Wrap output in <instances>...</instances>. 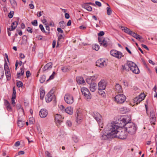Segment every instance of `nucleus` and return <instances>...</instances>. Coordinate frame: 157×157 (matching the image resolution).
Listing matches in <instances>:
<instances>
[{
    "label": "nucleus",
    "instance_id": "nucleus-1",
    "mask_svg": "<svg viewBox=\"0 0 157 157\" xmlns=\"http://www.w3.org/2000/svg\"><path fill=\"white\" fill-rule=\"evenodd\" d=\"M118 122L112 121L108 124L100 134L101 139L110 140L117 137Z\"/></svg>",
    "mask_w": 157,
    "mask_h": 157
},
{
    "label": "nucleus",
    "instance_id": "nucleus-2",
    "mask_svg": "<svg viewBox=\"0 0 157 157\" xmlns=\"http://www.w3.org/2000/svg\"><path fill=\"white\" fill-rule=\"evenodd\" d=\"M129 116H125L118 119V129L124 128V126L126 127V125L131 121Z\"/></svg>",
    "mask_w": 157,
    "mask_h": 157
},
{
    "label": "nucleus",
    "instance_id": "nucleus-3",
    "mask_svg": "<svg viewBox=\"0 0 157 157\" xmlns=\"http://www.w3.org/2000/svg\"><path fill=\"white\" fill-rule=\"evenodd\" d=\"M125 128L127 132L131 135L134 134L137 129L136 125L130 121L126 124Z\"/></svg>",
    "mask_w": 157,
    "mask_h": 157
},
{
    "label": "nucleus",
    "instance_id": "nucleus-4",
    "mask_svg": "<svg viewBox=\"0 0 157 157\" xmlns=\"http://www.w3.org/2000/svg\"><path fill=\"white\" fill-rule=\"evenodd\" d=\"M126 65L133 73L138 74L140 72L139 69L136 65L133 62L128 61Z\"/></svg>",
    "mask_w": 157,
    "mask_h": 157
},
{
    "label": "nucleus",
    "instance_id": "nucleus-5",
    "mask_svg": "<svg viewBox=\"0 0 157 157\" xmlns=\"http://www.w3.org/2000/svg\"><path fill=\"white\" fill-rule=\"evenodd\" d=\"M118 138L121 139H124L127 137L128 133L125 128H119Z\"/></svg>",
    "mask_w": 157,
    "mask_h": 157
},
{
    "label": "nucleus",
    "instance_id": "nucleus-6",
    "mask_svg": "<svg viewBox=\"0 0 157 157\" xmlns=\"http://www.w3.org/2000/svg\"><path fill=\"white\" fill-rule=\"evenodd\" d=\"M82 94L85 98L90 99L91 98V95L89 90L85 87H83L81 88Z\"/></svg>",
    "mask_w": 157,
    "mask_h": 157
},
{
    "label": "nucleus",
    "instance_id": "nucleus-7",
    "mask_svg": "<svg viewBox=\"0 0 157 157\" xmlns=\"http://www.w3.org/2000/svg\"><path fill=\"white\" fill-rule=\"evenodd\" d=\"M53 90H51L48 93L45 98L46 102H50L52 101V99L55 97V95L53 94Z\"/></svg>",
    "mask_w": 157,
    "mask_h": 157
},
{
    "label": "nucleus",
    "instance_id": "nucleus-8",
    "mask_svg": "<svg viewBox=\"0 0 157 157\" xmlns=\"http://www.w3.org/2000/svg\"><path fill=\"white\" fill-rule=\"evenodd\" d=\"M64 100L66 103L69 104H72L74 101L73 96L69 94H67L65 95Z\"/></svg>",
    "mask_w": 157,
    "mask_h": 157
},
{
    "label": "nucleus",
    "instance_id": "nucleus-9",
    "mask_svg": "<svg viewBox=\"0 0 157 157\" xmlns=\"http://www.w3.org/2000/svg\"><path fill=\"white\" fill-rule=\"evenodd\" d=\"M106 65V63L104 59H99L96 62V66L99 67H102Z\"/></svg>",
    "mask_w": 157,
    "mask_h": 157
},
{
    "label": "nucleus",
    "instance_id": "nucleus-10",
    "mask_svg": "<svg viewBox=\"0 0 157 157\" xmlns=\"http://www.w3.org/2000/svg\"><path fill=\"white\" fill-rule=\"evenodd\" d=\"M55 119L57 125L59 127L63 121L61 116L59 114H56L55 116Z\"/></svg>",
    "mask_w": 157,
    "mask_h": 157
},
{
    "label": "nucleus",
    "instance_id": "nucleus-11",
    "mask_svg": "<svg viewBox=\"0 0 157 157\" xmlns=\"http://www.w3.org/2000/svg\"><path fill=\"white\" fill-rule=\"evenodd\" d=\"M106 82L104 80H101L98 83V90H105L106 86Z\"/></svg>",
    "mask_w": 157,
    "mask_h": 157
},
{
    "label": "nucleus",
    "instance_id": "nucleus-12",
    "mask_svg": "<svg viewBox=\"0 0 157 157\" xmlns=\"http://www.w3.org/2000/svg\"><path fill=\"white\" fill-rule=\"evenodd\" d=\"M150 119L151 123L154 125L155 124L156 121V117L155 116V113L153 110L151 111L150 112Z\"/></svg>",
    "mask_w": 157,
    "mask_h": 157
},
{
    "label": "nucleus",
    "instance_id": "nucleus-13",
    "mask_svg": "<svg viewBox=\"0 0 157 157\" xmlns=\"http://www.w3.org/2000/svg\"><path fill=\"white\" fill-rule=\"evenodd\" d=\"M92 116L96 120L97 122L100 121L102 120V116L98 112H94L92 114Z\"/></svg>",
    "mask_w": 157,
    "mask_h": 157
},
{
    "label": "nucleus",
    "instance_id": "nucleus-14",
    "mask_svg": "<svg viewBox=\"0 0 157 157\" xmlns=\"http://www.w3.org/2000/svg\"><path fill=\"white\" fill-rule=\"evenodd\" d=\"M98 40L101 46H102L105 47H106L107 46V41L105 38L103 37H98Z\"/></svg>",
    "mask_w": 157,
    "mask_h": 157
},
{
    "label": "nucleus",
    "instance_id": "nucleus-15",
    "mask_svg": "<svg viewBox=\"0 0 157 157\" xmlns=\"http://www.w3.org/2000/svg\"><path fill=\"white\" fill-rule=\"evenodd\" d=\"M126 99V97L122 94H118V103L122 104Z\"/></svg>",
    "mask_w": 157,
    "mask_h": 157
},
{
    "label": "nucleus",
    "instance_id": "nucleus-16",
    "mask_svg": "<svg viewBox=\"0 0 157 157\" xmlns=\"http://www.w3.org/2000/svg\"><path fill=\"white\" fill-rule=\"evenodd\" d=\"M48 114V112L45 109H41L39 112L40 116L42 118L46 117Z\"/></svg>",
    "mask_w": 157,
    "mask_h": 157
},
{
    "label": "nucleus",
    "instance_id": "nucleus-17",
    "mask_svg": "<svg viewBox=\"0 0 157 157\" xmlns=\"http://www.w3.org/2000/svg\"><path fill=\"white\" fill-rule=\"evenodd\" d=\"M119 28L121 29L122 31H124L125 33H128L130 35L131 34V32H132V31H131L127 27L124 26H120Z\"/></svg>",
    "mask_w": 157,
    "mask_h": 157
},
{
    "label": "nucleus",
    "instance_id": "nucleus-18",
    "mask_svg": "<svg viewBox=\"0 0 157 157\" xmlns=\"http://www.w3.org/2000/svg\"><path fill=\"white\" fill-rule=\"evenodd\" d=\"M130 35L136 38V39L138 40H139L141 41L142 39V37L140 36L139 35L136 34L135 33L133 32L132 31L131 32Z\"/></svg>",
    "mask_w": 157,
    "mask_h": 157
},
{
    "label": "nucleus",
    "instance_id": "nucleus-19",
    "mask_svg": "<svg viewBox=\"0 0 157 157\" xmlns=\"http://www.w3.org/2000/svg\"><path fill=\"white\" fill-rule=\"evenodd\" d=\"M18 23V21H15L13 22L11 25V28H9L10 31H13L17 27Z\"/></svg>",
    "mask_w": 157,
    "mask_h": 157
},
{
    "label": "nucleus",
    "instance_id": "nucleus-20",
    "mask_svg": "<svg viewBox=\"0 0 157 157\" xmlns=\"http://www.w3.org/2000/svg\"><path fill=\"white\" fill-rule=\"evenodd\" d=\"M110 54L113 57L118 58V51L114 49L111 50L110 52Z\"/></svg>",
    "mask_w": 157,
    "mask_h": 157
},
{
    "label": "nucleus",
    "instance_id": "nucleus-21",
    "mask_svg": "<svg viewBox=\"0 0 157 157\" xmlns=\"http://www.w3.org/2000/svg\"><path fill=\"white\" fill-rule=\"evenodd\" d=\"M52 67V63H48L44 66L43 68V71H45L48 70L49 68H51Z\"/></svg>",
    "mask_w": 157,
    "mask_h": 157
},
{
    "label": "nucleus",
    "instance_id": "nucleus-22",
    "mask_svg": "<svg viewBox=\"0 0 157 157\" xmlns=\"http://www.w3.org/2000/svg\"><path fill=\"white\" fill-rule=\"evenodd\" d=\"M129 111V109L126 107L121 108L120 109V112L122 114L127 113Z\"/></svg>",
    "mask_w": 157,
    "mask_h": 157
},
{
    "label": "nucleus",
    "instance_id": "nucleus-23",
    "mask_svg": "<svg viewBox=\"0 0 157 157\" xmlns=\"http://www.w3.org/2000/svg\"><path fill=\"white\" fill-rule=\"evenodd\" d=\"M73 109L71 107H67L65 109V112L70 115H71L73 113Z\"/></svg>",
    "mask_w": 157,
    "mask_h": 157
},
{
    "label": "nucleus",
    "instance_id": "nucleus-24",
    "mask_svg": "<svg viewBox=\"0 0 157 157\" xmlns=\"http://www.w3.org/2000/svg\"><path fill=\"white\" fill-rule=\"evenodd\" d=\"M96 84L94 82L91 83L90 84V90L93 92H94L96 90Z\"/></svg>",
    "mask_w": 157,
    "mask_h": 157
},
{
    "label": "nucleus",
    "instance_id": "nucleus-25",
    "mask_svg": "<svg viewBox=\"0 0 157 157\" xmlns=\"http://www.w3.org/2000/svg\"><path fill=\"white\" fill-rule=\"evenodd\" d=\"M77 82V83L79 84H82L85 83V81L82 77H78L76 78Z\"/></svg>",
    "mask_w": 157,
    "mask_h": 157
},
{
    "label": "nucleus",
    "instance_id": "nucleus-26",
    "mask_svg": "<svg viewBox=\"0 0 157 157\" xmlns=\"http://www.w3.org/2000/svg\"><path fill=\"white\" fill-rule=\"evenodd\" d=\"M17 124L19 127H22L25 124V122L23 121L22 120L20 119L19 118H18Z\"/></svg>",
    "mask_w": 157,
    "mask_h": 157
},
{
    "label": "nucleus",
    "instance_id": "nucleus-27",
    "mask_svg": "<svg viewBox=\"0 0 157 157\" xmlns=\"http://www.w3.org/2000/svg\"><path fill=\"white\" fill-rule=\"evenodd\" d=\"M82 7L89 11H91L92 10L91 7L87 4H83L82 5Z\"/></svg>",
    "mask_w": 157,
    "mask_h": 157
},
{
    "label": "nucleus",
    "instance_id": "nucleus-28",
    "mask_svg": "<svg viewBox=\"0 0 157 157\" xmlns=\"http://www.w3.org/2000/svg\"><path fill=\"white\" fill-rule=\"evenodd\" d=\"M71 69L70 66H65L61 67V70L63 72H66L69 71Z\"/></svg>",
    "mask_w": 157,
    "mask_h": 157
},
{
    "label": "nucleus",
    "instance_id": "nucleus-29",
    "mask_svg": "<svg viewBox=\"0 0 157 157\" xmlns=\"http://www.w3.org/2000/svg\"><path fill=\"white\" fill-rule=\"evenodd\" d=\"M5 74L6 76L7 77V80H9L10 78V70H7L5 71Z\"/></svg>",
    "mask_w": 157,
    "mask_h": 157
},
{
    "label": "nucleus",
    "instance_id": "nucleus-30",
    "mask_svg": "<svg viewBox=\"0 0 157 157\" xmlns=\"http://www.w3.org/2000/svg\"><path fill=\"white\" fill-rule=\"evenodd\" d=\"M4 75V71L3 67H0V79H2Z\"/></svg>",
    "mask_w": 157,
    "mask_h": 157
},
{
    "label": "nucleus",
    "instance_id": "nucleus-31",
    "mask_svg": "<svg viewBox=\"0 0 157 157\" xmlns=\"http://www.w3.org/2000/svg\"><path fill=\"white\" fill-rule=\"evenodd\" d=\"M45 95V91L43 90H40V98L42 100L44 98V95Z\"/></svg>",
    "mask_w": 157,
    "mask_h": 157
},
{
    "label": "nucleus",
    "instance_id": "nucleus-32",
    "mask_svg": "<svg viewBox=\"0 0 157 157\" xmlns=\"http://www.w3.org/2000/svg\"><path fill=\"white\" fill-rule=\"evenodd\" d=\"M145 97V94H141L139 95V97L138 98V99L139 100L138 101L140 102L143 100Z\"/></svg>",
    "mask_w": 157,
    "mask_h": 157
},
{
    "label": "nucleus",
    "instance_id": "nucleus-33",
    "mask_svg": "<svg viewBox=\"0 0 157 157\" xmlns=\"http://www.w3.org/2000/svg\"><path fill=\"white\" fill-rule=\"evenodd\" d=\"M59 26L62 29H64L66 26V24L63 21L59 22Z\"/></svg>",
    "mask_w": 157,
    "mask_h": 157
},
{
    "label": "nucleus",
    "instance_id": "nucleus-34",
    "mask_svg": "<svg viewBox=\"0 0 157 157\" xmlns=\"http://www.w3.org/2000/svg\"><path fill=\"white\" fill-rule=\"evenodd\" d=\"M46 76L45 75H43L41 76L40 79V83H43L45 80Z\"/></svg>",
    "mask_w": 157,
    "mask_h": 157
},
{
    "label": "nucleus",
    "instance_id": "nucleus-35",
    "mask_svg": "<svg viewBox=\"0 0 157 157\" xmlns=\"http://www.w3.org/2000/svg\"><path fill=\"white\" fill-rule=\"evenodd\" d=\"M107 5L109 6V5L107 3ZM107 14L108 15H110L112 13V11L109 6L107 7L106 8Z\"/></svg>",
    "mask_w": 157,
    "mask_h": 157
},
{
    "label": "nucleus",
    "instance_id": "nucleus-36",
    "mask_svg": "<svg viewBox=\"0 0 157 157\" xmlns=\"http://www.w3.org/2000/svg\"><path fill=\"white\" fill-rule=\"evenodd\" d=\"M16 107L18 110H20L21 112H23V109L20 104H17L16 105Z\"/></svg>",
    "mask_w": 157,
    "mask_h": 157
},
{
    "label": "nucleus",
    "instance_id": "nucleus-37",
    "mask_svg": "<svg viewBox=\"0 0 157 157\" xmlns=\"http://www.w3.org/2000/svg\"><path fill=\"white\" fill-rule=\"evenodd\" d=\"M72 138L73 140L75 143H77L78 142L79 139L77 136H73Z\"/></svg>",
    "mask_w": 157,
    "mask_h": 157
},
{
    "label": "nucleus",
    "instance_id": "nucleus-38",
    "mask_svg": "<svg viewBox=\"0 0 157 157\" xmlns=\"http://www.w3.org/2000/svg\"><path fill=\"white\" fill-rule=\"evenodd\" d=\"M92 49L93 50L98 51L99 49V46L98 45L95 44L92 46Z\"/></svg>",
    "mask_w": 157,
    "mask_h": 157
},
{
    "label": "nucleus",
    "instance_id": "nucleus-39",
    "mask_svg": "<svg viewBox=\"0 0 157 157\" xmlns=\"http://www.w3.org/2000/svg\"><path fill=\"white\" fill-rule=\"evenodd\" d=\"M90 79V80L91 81L94 82L95 81L97 78V76H93L89 77Z\"/></svg>",
    "mask_w": 157,
    "mask_h": 157
},
{
    "label": "nucleus",
    "instance_id": "nucleus-40",
    "mask_svg": "<svg viewBox=\"0 0 157 157\" xmlns=\"http://www.w3.org/2000/svg\"><path fill=\"white\" fill-rule=\"evenodd\" d=\"M55 74V72L53 71L52 73V74L50 76L49 78L47 80V82L49 81L50 80L54 78V76Z\"/></svg>",
    "mask_w": 157,
    "mask_h": 157
},
{
    "label": "nucleus",
    "instance_id": "nucleus-41",
    "mask_svg": "<svg viewBox=\"0 0 157 157\" xmlns=\"http://www.w3.org/2000/svg\"><path fill=\"white\" fill-rule=\"evenodd\" d=\"M97 122L100 128H103L104 124L103 123L102 120L98 121Z\"/></svg>",
    "mask_w": 157,
    "mask_h": 157
},
{
    "label": "nucleus",
    "instance_id": "nucleus-42",
    "mask_svg": "<svg viewBox=\"0 0 157 157\" xmlns=\"http://www.w3.org/2000/svg\"><path fill=\"white\" fill-rule=\"evenodd\" d=\"M22 39L24 42L26 43L27 42V36L24 35L23 36Z\"/></svg>",
    "mask_w": 157,
    "mask_h": 157
},
{
    "label": "nucleus",
    "instance_id": "nucleus-43",
    "mask_svg": "<svg viewBox=\"0 0 157 157\" xmlns=\"http://www.w3.org/2000/svg\"><path fill=\"white\" fill-rule=\"evenodd\" d=\"M139 99H138V98L136 97L133 100V102L134 103H136V104H138V103H140V102L138 101H139Z\"/></svg>",
    "mask_w": 157,
    "mask_h": 157
},
{
    "label": "nucleus",
    "instance_id": "nucleus-44",
    "mask_svg": "<svg viewBox=\"0 0 157 157\" xmlns=\"http://www.w3.org/2000/svg\"><path fill=\"white\" fill-rule=\"evenodd\" d=\"M10 2L13 6H15L16 5V2L15 0H10Z\"/></svg>",
    "mask_w": 157,
    "mask_h": 157
},
{
    "label": "nucleus",
    "instance_id": "nucleus-45",
    "mask_svg": "<svg viewBox=\"0 0 157 157\" xmlns=\"http://www.w3.org/2000/svg\"><path fill=\"white\" fill-rule=\"evenodd\" d=\"M39 28L40 29L42 32L43 33H46V32L45 31L43 25L42 24H40L39 25Z\"/></svg>",
    "mask_w": 157,
    "mask_h": 157
},
{
    "label": "nucleus",
    "instance_id": "nucleus-46",
    "mask_svg": "<svg viewBox=\"0 0 157 157\" xmlns=\"http://www.w3.org/2000/svg\"><path fill=\"white\" fill-rule=\"evenodd\" d=\"M17 85L18 87H22L23 86V83L21 81H18L17 83Z\"/></svg>",
    "mask_w": 157,
    "mask_h": 157
},
{
    "label": "nucleus",
    "instance_id": "nucleus-47",
    "mask_svg": "<svg viewBox=\"0 0 157 157\" xmlns=\"http://www.w3.org/2000/svg\"><path fill=\"white\" fill-rule=\"evenodd\" d=\"M31 23L33 26H36L37 25V21L36 20H35L32 21Z\"/></svg>",
    "mask_w": 157,
    "mask_h": 157
},
{
    "label": "nucleus",
    "instance_id": "nucleus-48",
    "mask_svg": "<svg viewBox=\"0 0 157 157\" xmlns=\"http://www.w3.org/2000/svg\"><path fill=\"white\" fill-rule=\"evenodd\" d=\"M103 90H99V91L98 92L100 95L104 96L105 95V93L104 91Z\"/></svg>",
    "mask_w": 157,
    "mask_h": 157
},
{
    "label": "nucleus",
    "instance_id": "nucleus-49",
    "mask_svg": "<svg viewBox=\"0 0 157 157\" xmlns=\"http://www.w3.org/2000/svg\"><path fill=\"white\" fill-rule=\"evenodd\" d=\"M4 68L5 71L10 70L8 65L7 63H5Z\"/></svg>",
    "mask_w": 157,
    "mask_h": 157
},
{
    "label": "nucleus",
    "instance_id": "nucleus-50",
    "mask_svg": "<svg viewBox=\"0 0 157 157\" xmlns=\"http://www.w3.org/2000/svg\"><path fill=\"white\" fill-rule=\"evenodd\" d=\"M66 124L67 126L71 127L72 125V123L70 121L67 120L66 122Z\"/></svg>",
    "mask_w": 157,
    "mask_h": 157
},
{
    "label": "nucleus",
    "instance_id": "nucleus-51",
    "mask_svg": "<svg viewBox=\"0 0 157 157\" xmlns=\"http://www.w3.org/2000/svg\"><path fill=\"white\" fill-rule=\"evenodd\" d=\"M14 14V12L13 11H10V12L9 13L8 16L10 18H12L13 15Z\"/></svg>",
    "mask_w": 157,
    "mask_h": 157
},
{
    "label": "nucleus",
    "instance_id": "nucleus-52",
    "mask_svg": "<svg viewBox=\"0 0 157 157\" xmlns=\"http://www.w3.org/2000/svg\"><path fill=\"white\" fill-rule=\"evenodd\" d=\"M104 32L103 31H101L98 34V35L99 36H101L104 35Z\"/></svg>",
    "mask_w": 157,
    "mask_h": 157
},
{
    "label": "nucleus",
    "instance_id": "nucleus-53",
    "mask_svg": "<svg viewBox=\"0 0 157 157\" xmlns=\"http://www.w3.org/2000/svg\"><path fill=\"white\" fill-rule=\"evenodd\" d=\"M45 28H46V29L47 30H48V33H46V34L47 35H48V34H49V33H50V32H49V31H50V28H49V27L48 25H46V26H45Z\"/></svg>",
    "mask_w": 157,
    "mask_h": 157
},
{
    "label": "nucleus",
    "instance_id": "nucleus-54",
    "mask_svg": "<svg viewBox=\"0 0 157 157\" xmlns=\"http://www.w3.org/2000/svg\"><path fill=\"white\" fill-rule=\"evenodd\" d=\"M86 82L89 84H90L92 82L91 80H90L89 78L88 77L86 79Z\"/></svg>",
    "mask_w": 157,
    "mask_h": 157
},
{
    "label": "nucleus",
    "instance_id": "nucleus-55",
    "mask_svg": "<svg viewBox=\"0 0 157 157\" xmlns=\"http://www.w3.org/2000/svg\"><path fill=\"white\" fill-rule=\"evenodd\" d=\"M122 57H124L122 53L118 51V59H120Z\"/></svg>",
    "mask_w": 157,
    "mask_h": 157
},
{
    "label": "nucleus",
    "instance_id": "nucleus-56",
    "mask_svg": "<svg viewBox=\"0 0 157 157\" xmlns=\"http://www.w3.org/2000/svg\"><path fill=\"white\" fill-rule=\"evenodd\" d=\"M59 107L61 110L62 111H65V108H64V106H63L62 105H60Z\"/></svg>",
    "mask_w": 157,
    "mask_h": 157
},
{
    "label": "nucleus",
    "instance_id": "nucleus-57",
    "mask_svg": "<svg viewBox=\"0 0 157 157\" xmlns=\"http://www.w3.org/2000/svg\"><path fill=\"white\" fill-rule=\"evenodd\" d=\"M27 30L29 32L32 33L33 32L32 29L30 27H28L27 29Z\"/></svg>",
    "mask_w": 157,
    "mask_h": 157
},
{
    "label": "nucleus",
    "instance_id": "nucleus-58",
    "mask_svg": "<svg viewBox=\"0 0 157 157\" xmlns=\"http://www.w3.org/2000/svg\"><path fill=\"white\" fill-rule=\"evenodd\" d=\"M64 37L62 34H60L58 37V40H60L61 39H63Z\"/></svg>",
    "mask_w": 157,
    "mask_h": 157
},
{
    "label": "nucleus",
    "instance_id": "nucleus-59",
    "mask_svg": "<svg viewBox=\"0 0 157 157\" xmlns=\"http://www.w3.org/2000/svg\"><path fill=\"white\" fill-rule=\"evenodd\" d=\"M7 109L8 111H10L11 110V107L10 106V104L6 106Z\"/></svg>",
    "mask_w": 157,
    "mask_h": 157
},
{
    "label": "nucleus",
    "instance_id": "nucleus-60",
    "mask_svg": "<svg viewBox=\"0 0 157 157\" xmlns=\"http://www.w3.org/2000/svg\"><path fill=\"white\" fill-rule=\"evenodd\" d=\"M122 69L123 70H125L126 71H128V68L125 67V65H122Z\"/></svg>",
    "mask_w": 157,
    "mask_h": 157
},
{
    "label": "nucleus",
    "instance_id": "nucleus-61",
    "mask_svg": "<svg viewBox=\"0 0 157 157\" xmlns=\"http://www.w3.org/2000/svg\"><path fill=\"white\" fill-rule=\"evenodd\" d=\"M45 17H43V19L41 20V21L43 24H45V25H46L47 21L46 19L45 18Z\"/></svg>",
    "mask_w": 157,
    "mask_h": 157
},
{
    "label": "nucleus",
    "instance_id": "nucleus-62",
    "mask_svg": "<svg viewBox=\"0 0 157 157\" xmlns=\"http://www.w3.org/2000/svg\"><path fill=\"white\" fill-rule=\"evenodd\" d=\"M16 98L15 97H12L11 101L12 104H15L14 99Z\"/></svg>",
    "mask_w": 157,
    "mask_h": 157
},
{
    "label": "nucleus",
    "instance_id": "nucleus-63",
    "mask_svg": "<svg viewBox=\"0 0 157 157\" xmlns=\"http://www.w3.org/2000/svg\"><path fill=\"white\" fill-rule=\"evenodd\" d=\"M4 103L6 106L9 105L10 104L9 102L6 100H5Z\"/></svg>",
    "mask_w": 157,
    "mask_h": 157
},
{
    "label": "nucleus",
    "instance_id": "nucleus-64",
    "mask_svg": "<svg viewBox=\"0 0 157 157\" xmlns=\"http://www.w3.org/2000/svg\"><path fill=\"white\" fill-rule=\"evenodd\" d=\"M57 30L60 33H63V31L61 28H57Z\"/></svg>",
    "mask_w": 157,
    "mask_h": 157
}]
</instances>
